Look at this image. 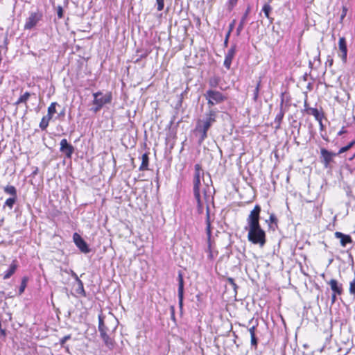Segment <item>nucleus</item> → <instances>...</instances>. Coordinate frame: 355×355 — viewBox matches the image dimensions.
Here are the masks:
<instances>
[{"label":"nucleus","mask_w":355,"mask_h":355,"mask_svg":"<svg viewBox=\"0 0 355 355\" xmlns=\"http://www.w3.org/2000/svg\"><path fill=\"white\" fill-rule=\"evenodd\" d=\"M260 212L261 207L258 205H255L246 219L247 225L245 230L248 232V239L250 242L263 247L266 239V232L259 223Z\"/></svg>","instance_id":"1"},{"label":"nucleus","mask_w":355,"mask_h":355,"mask_svg":"<svg viewBox=\"0 0 355 355\" xmlns=\"http://www.w3.org/2000/svg\"><path fill=\"white\" fill-rule=\"evenodd\" d=\"M210 187L204 180V171L200 164L195 165V174L193 178V193L197 202V209L199 214L202 213L205 203L207 202V195Z\"/></svg>","instance_id":"2"},{"label":"nucleus","mask_w":355,"mask_h":355,"mask_svg":"<svg viewBox=\"0 0 355 355\" xmlns=\"http://www.w3.org/2000/svg\"><path fill=\"white\" fill-rule=\"evenodd\" d=\"M117 327V320L113 316L105 319L101 315H98V331L100 336L103 339L105 346L112 349L114 347L115 342L114 335Z\"/></svg>","instance_id":"3"},{"label":"nucleus","mask_w":355,"mask_h":355,"mask_svg":"<svg viewBox=\"0 0 355 355\" xmlns=\"http://www.w3.org/2000/svg\"><path fill=\"white\" fill-rule=\"evenodd\" d=\"M93 96V105L94 107L92 108V110L94 112L99 111L103 107V105L107 103H110L112 100V95L109 93L103 94L101 92H98L94 93Z\"/></svg>","instance_id":"4"},{"label":"nucleus","mask_w":355,"mask_h":355,"mask_svg":"<svg viewBox=\"0 0 355 355\" xmlns=\"http://www.w3.org/2000/svg\"><path fill=\"white\" fill-rule=\"evenodd\" d=\"M205 97L208 101L209 106L222 103L225 100V97L222 93L218 91L209 89L205 94Z\"/></svg>","instance_id":"5"},{"label":"nucleus","mask_w":355,"mask_h":355,"mask_svg":"<svg viewBox=\"0 0 355 355\" xmlns=\"http://www.w3.org/2000/svg\"><path fill=\"white\" fill-rule=\"evenodd\" d=\"M42 13L40 11L33 12L26 19L24 24V29L31 30L35 27L37 24L42 19Z\"/></svg>","instance_id":"6"},{"label":"nucleus","mask_w":355,"mask_h":355,"mask_svg":"<svg viewBox=\"0 0 355 355\" xmlns=\"http://www.w3.org/2000/svg\"><path fill=\"white\" fill-rule=\"evenodd\" d=\"M210 127L208 122H204L202 120L198 121L196 130L200 134V143H202L207 137V132Z\"/></svg>","instance_id":"7"},{"label":"nucleus","mask_w":355,"mask_h":355,"mask_svg":"<svg viewBox=\"0 0 355 355\" xmlns=\"http://www.w3.org/2000/svg\"><path fill=\"white\" fill-rule=\"evenodd\" d=\"M338 55L341 58L343 63L347 62V47L346 40L344 37L339 38Z\"/></svg>","instance_id":"8"},{"label":"nucleus","mask_w":355,"mask_h":355,"mask_svg":"<svg viewBox=\"0 0 355 355\" xmlns=\"http://www.w3.org/2000/svg\"><path fill=\"white\" fill-rule=\"evenodd\" d=\"M73 240L79 250L83 253H88L90 252V249L87 243L83 240L80 235L78 233H74L73 235Z\"/></svg>","instance_id":"9"},{"label":"nucleus","mask_w":355,"mask_h":355,"mask_svg":"<svg viewBox=\"0 0 355 355\" xmlns=\"http://www.w3.org/2000/svg\"><path fill=\"white\" fill-rule=\"evenodd\" d=\"M60 150L64 153L67 157L70 158L73 153L74 148L68 143L66 139H62L60 141Z\"/></svg>","instance_id":"10"},{"label":"nucleus","mask_w":355,"mask_h":355,"mask_svg":"<svg viewBox=\"0 0 355 355\" xmlns=\"http://www.w3.org/2000/svg\"><path fill=\"white\" fill-rule=\"evenodd\" d=\"M236 53V46H232L231 48L227 51V54L225 55V60H224V66L229 69L232 64V61Z\"/></svg>","instance_id":"11"},{"label":"nucleus","mask_w":355,"mask_h":355,"mask_svg":"<svg viewBox=\"0 0 355 355\" xmlns=\"http://www.w3.org/2000/svg\"><path fill=\"white\" fill-rule=\"evenodd\" d=\"M328 284L330 286V288L333 293L335 294H338V295H340L343 293V285L339 283L336 279H331Z\"/></svg>","instance_id":"12"},{"label":"nucleus","mask_w":355,"mask_h":355,"mask_svg":"<svg viewBox=\"0 0 355 355\" xmlns=\"http://www.w3.org/2000/svg\"><path fill=\"white\" fill-rule=\"evenodd\" d=\"M335 236L340 239V245L345 247L348 243H352V240L349 235H346L340 232H335Z\"/></svg>","instance_id":"13"},{"label":"nucleus","mask_w":355,"mask_h":355,"mask_svg":"<svg viewBox=\"0 0 355 355\" xmlns=\"http://www.w3.org/2000/svg\"><path fill=\"white\" fill-rule=\"evenodd\" d=\"M320 153L324 159V165L326 166L332 161V158L336 155V153L328 151L325 148H322Z\"/></svg>","instance_id":"14"},{"label":"nucleus","mask_w":355,"mask_h":355,"mask_svg":"<svg viewBox=\"0 0 355 355\" xmlns=\"http://www.w3.org/2000/svg\"><path fill=\"white\" fill-rule=\"evenodd\" d=\"M184 293V280L181 272L178 274V298L180 304L182 305Z\"/></svg>","instance_id":"15"},{"label":"nucleus","mask_w":355,"mask_h":355,"mask_svg":"<svg viewBox=\"0 0 355 355\" xmlns=\"http://www.w3.org/2000/svg\"><path fill=\"white\" fill-rule=\"evenodd\" d=\"M31 94L28 92H26L23 94H21L17 101L15 103V105H19L20 104H25L26 107H27V101L30 98Z\"/></svg>","instance_id":"16"},{"label":"nucleus","mask_w":355,"mask_h":355,"mask_svg":"<svg viewBox=\"0 0 355 355\" xmlns=\"http://www.w3.org/2000/svg\"><path fill=\"white\" fill-rule=\"evenodd\" d=\"M307 112L309 114L313 115L315 119L321 123L323 115L317 108L310 107L307 110Z\"/></svg>","instance_id":"17"},{"label":"nucleus","mask_w":355,"mask_h":355,"mask_svg":"<svg viewBox=\"0 0 355 355\" xmlns=\"http://www.w3.org/2000/svg\"><path fill=\"white\" fill-rule=\"evenodd\" d=\"M250 12V7H248L247 10H245L244 15H243L241 19V21L237 27V34L239 35L240 33V32L243 30V26H244V24L245 23V21L247 19V17L249 15Z\"/></svg>","instance_id":"18"},{"label":"nucleus","mask_w":355,"mask_h":355,"mask_svg":"<svg viewBox=\"0 0 355 355\" xmlns=\"http://www.w3.org/2000/svg\"><path fill=\"white\" fill-rule=\"evenodd\" d=\"M17 268V265L15 261H13L11 265L10 266L9 269L5 272V275L3 276L4 279H7L10 278L15 272L16 269Z\"/></svg>","instance_id":"19"},{"label":"nucleus","mask_w":355,"mask_h":355,"mask_svg":"<svg viewBox=\"0 0 355 355\" xmlns=\"http://www.w3.org/2000/svg\"><path fill=\"white\" fill-rule=\"evenodd\" d=\"M148 162L149 158L147 153H144L141 156V164L139 167L140 171H146L148 170Z\"/></svg>","instance_id":"20"},{"label":"nucleus","mask_w":355,"mask_h":355,"mask_svg":"<svg viewBox=\"0 0 355 355\" xmlns=\"http://www.w3.org/2000/svg\"><path fill=\"white\" fill-rule=\"evenodd\" d=\"M202 121L204 122H208L209 125L211 126L212 123L216 121V112L214 110H209L206 114L205 119Z\"/></svg>","instance_id":"21"},{"label":"nucleus","mask_w":355,"mask_h":355,"mask_svg":"<svg viewBox=\"0 0 355 355\" xmlns=\"http://www.w3.org/2000/svg\"><path fill=\"white\" fill-rule=\"evenodd\" d=\"M51 119V116H44L41 121H40V128L42 130H46V128L48 127L49 125V123L50 121V120Z\"/></svg>","instance_id":"22"},{"label":"nucleus","mask_w":355,"mask_h":355,"mask_svg":"<svg viewBox=\"0 0 355 355\" xmlns=\"http://www.w3.org/2000/svg\"><path fill=\"white\" fill-rule=\"evenodd\" d=\"M272 10L271 6L268 3H266L262 8V11L264 12L265 16L272 22L273 19L270 17V12Z\"/></svg>","instance_id":"23"},{"label":"nucleus","mask_w":355,"mask_h":355,"mask_svg":"<svg viewBox=\"0 0 355 355\" xmlns=\"http://www.w3.org/2000/svg\"><path fill=\"white\" fill-rule=\"evenodd\" d=\"M4 191L8 194L11 195L12 197L17 198V190L14 186H6L4 188Z\"/></svg>","instance_id":"24"},{"label":"nucleus","mask_w":355,"mask_h":355,"mask_svg":"<svg viewBox=\"0 0 355 355\" xmlns=\"http://www.w3.org/2000/svg\"><path fill=\"white\" fill-rule=\"evenodd\" d=\"M56 103H52L50 106L48 107V114L46 116H51L52 118L53 115L56 112L55 106Z\"/></svg>","instance_id":"25"},{"label":"nucleus","mask_w":355,"mask_h":355,"mask_svg":"<svg viewBox=\"0 0 355 355\" xmlns=\"http://www.w3.org/2000/svg\"><path fill=\"white\" fill-rule=\"evenodd\" d=\"M355 144V140H353L349 144H347V146H344V147H342L338 154H341V153H343L347 150H349Z\"/></svg>","instance_id":"26"},{"label":"nucleus","mask_w":355,"mask_h":355,"mask_svg":"<svg viewBox=\"0 0 355 355\" xmlns=\"http://www.w3.org/2000/svg\"><path fill=\"white\" fill-rule=\"evenodd\" d=\"M27 282H28V278L26 277H24L22 278L21 286L19 287V294H21L24 293V291L26 287Z\"/></svg>","instance_id":"27"},{"label":"nucleus","mask_w":355,"mask_h":355,"mask_svg":"<svg viewBox=\"0 0 355 355\" xmlns=\"http://www.w3.org/2000/svg\"><path fill=\"white\" fill-rule=\"evenodd\" d=\"M16 198L15 197L8 198L5 202V205L8 206L10 209L12 208L14 204L15 203Z\"/></svg>","instance_id":"28"},{"label":"nucleus","mask_w":355,"mask_h":355,"mask_svg":"<svg viewBox=\"0 0 355 355\" xmlns=\"http://www.w3.org/2000/svg\"><path fill=\"white\" fill-rule=\"evenodd\" d=\"M227 282L232 287V288L234 289V292L236 293V290L238 288V286H237L236 284L235 283L234 279L233 278H232V277H228L227 279Z\"/></svg>","instance_id":"29"},{"label":"nucleus","mask_w":355,"mask_h":355,"mask_svg":"<svg viewBox=\"0 0 355 355\" xmlns=\"http://www.w3.org/2000/svg\"><path fill=\"white\" fill-rule=\"evenodd\" d=\"M157 5V10L161 11L164 9V0H156Z\"/></svg>","instance_id":"30"},{"label":"nucleus","mask_w":355,"mask_h":355,"mask_svg":"<svg viewBox=\"0 0 355 355\" xmlns=\"http://www.w3.org/2000/svg\"><path fill=\"white\" fill-rule=\"evenodd\" d=\"M237 1L238 0H229L228 1V9L230 10H232L233 9V8L236 6V4L237 3Z\"/></svg>","instance_id":"31"},{"label":"nucleus","mask_w":355,"mask_h":355,"mask_svg":"<svg viewBox=\"0 0 355 355\" xmlns=\"http://www.w3.org/2000/svg\"><path fill=\"white\" fill-rule=\"evenodd\" d=\"M266 222H270L271 223H275V224H277V219L276 218V216H275L274 214H271L270 215V217H269V219L266 220Z\"/></svg>","instance_id":"32"},{"label":"nucleus","mask_w":355,"mask_h":355,"mask_svg":"<svg viewBox=\"0 0 355 355\" xmlns=\"http://www.w3.org/2000/svg\"><path fill=\"white\" fill-rule=\"evenodd\" d=\"M218 84V80L216 78H212L209 80V85L211 87H216Z\"/></svg>","instance_id":"33"},{"label":"nucleus","mask_w":355,"mask_h":355,"mask_svg":"<svg viewBox=\"0 0 355 355\" xmlns=\"http://www.w3.org/2000/svg\"><path fill=\"white\" fill-rule=\"evenodd\" d=\"M58 17L59 19L62 18L63 17V10L61 6L58 7V11H57Z\"/></svg>","instance_id":"34"},{"label":"nucleus","mask_w":355,"mask_h":355,"mask_svg":"<svg viewBox=\"0 0 355 355\" xmlns=\"http://www.w3.org/2000/svg\"><path fill=\"white\" fill-rule=\"evenodd\" d=\"M209 223H211L210 215H209V208L207 205L206 224H209Z\"/></svg>","instance_id":"35"},{"label":"nucleus","mask_w":355,"mask_h":355,"mask_svg":"<svg viewBox=\"0 0 355 355\" xmlns=\"http://www.w3.org/2000/svg\"><path fill=\"white\" fill-rule=\"evenodd\" d=\"M347 9L346 7H343V12H342V15L340 16V21H342L343 20V19L345 18V17L347 15Z\"/></svg>","instance_id":"36"},{"label":"nucleus","mask_w":355,"mask_h":355,"mask_svg":"<svg viewBox=\"0 0 355 355\" xmlns=\"http://www.w3.org/2000/svg\"><path fill=\"white\" fill-rule=\"evenodd\" d=\"M206 231H207V234L208 238L210 239L211 234V223L207 224Z\"/></svg>","instance_id":"37"},{"label":"nucleus","mask_w":355,"mask_h":355,"mask_svg":"<svg viewBox=\"0 0 355 355\" xmlns=\"http://www.w3.org/2000/svg\"><path fill=\"white\" fill-rule=\"evenodd\" d=\"M250 337H251V345L253 346H257V340L255 337V335L250 336Z\"/></svg>","instance_id":"38"},{"label":"nucleus","mask_w":355,"mask_h":355,"mask_svg":"<svg viewBox=\"0 0 355 355\" xmlns=\"http://www.w3.org/2000/svg\"><path fill=\"white\" fill-rule=\"evenodd\" d=\"M71 338V336L70 335H67V336H64L61 340H60V344L61 345H64L66 341L69 339H70Z\"/></svg>","instance_id":"39"},{"label":"nucleus","mask_w":355,"mask_h":355,"mask_svg":"<svg viewBox=\"0 0 355 355\" xmlns=\"http://www.w3.org/2000/svg\"><path fill=\"white\" fill-rule=\"evenodd\" d=\"M230 35V32H227V35H226V36H225V41H224V45H225V46H227V44H228V40H229Z\"/></svg>","instance_id":"40"},{"label":"nucleus","mask_w":355,"mask_h":355,"mask_svg":"<svg viewBox=\"0 0 355 355\" xmlns=\"http://www.w3.org/2000/svg\"><path fill=\"white\" fill-rule=\"evenodd\" d=\"M259 92V90L258 89H254V98H253L254 101H257V99L258 98Z\"/></svg>","instance_id":"41"},{"label":"nucleus","mask_w":355,"mask_h":355,"mask_svg":"<svg viewBox=\"0 0 355 355\" xmlns=\"http://www.w3.org/2000/svg\"><path fill=\"white\" fill-rule=\"evenodd\" d=\"M333 58L331 56H328L326 64L329 63V65L331 67L333 64Z\"/></svg>","instance_id":"42"},{"label":"nucleus","mask_w":355,"mask_h":355,"mask_svg":"<svg viewBox=\"0 0 355 355\" xmlns=\"http://www.w3.org/2000/svg\"><path fill=\"white\" fill-rule=\"evenodd\" d=\"M250 336L255 335V327H252L249 329Z\"/></svg>","instance_id":"43"},{"label":"nucleus","mask_w":355,"mask_h":355,"mask_svg":"<svg viewBox=\"0 0 355 355\" xmlns=\"http://www.w3.org/2000/svg\"><path fill=\"white\" fill-rule=\"evenodd\" d=\"M234 24H235V20H234L230 24V29H229V31L230 33H231V32L232 31L233 28H234Z\"/></svg>","instance_id":"44"},{"label":"nucleus","mask_w":355,"mask_h":355,"mask_svg":"<svg viewBox=\"0 0 355 355\" xmlns=\"http://www.w3.org/2000/svg\"><path fill=\"white\" fill-rule=\"evenodd\" d=\"M284 116V113L281 111L279 114L277 116L276 119H278L279 121H281L282 119Z\"/></svg>","instance_id":"45"},{"label":"nucleus","mask_w":355,"mask_h":355,"mask_svg":"<svg viewBox=\"0 0 355 355\" xmlns=\"http://www.w3.org/2000/svg\"><path fill=\"white\" fill-rule=\"evenodd\" d=\"M336 295H338V294H335L334 293H332V295H331V302L332 303H334L336 302Z\"/></svg>","instance_id":"46"},{"label":"nucleus","mask_w":355,"mask_h":355,"mask_svg":"<svg viewBox=\"0 0 355 355\" xmlns=\"http://www.w3.org/2000/svg\"><path fill=\"white\" fill-rule=\"evenodd\" d=\"M346 130H345L344 127L342 128V129L338 132V135H342L344 133H346Z\"/></svg>","instance_id":"47"},{"label":"nucleus","mask_w":355,"mask_h":355,"mask_svg":"<svg viewBox=\"0 0 355 355\" xmlns=\"http://www.w3.org/2000/svg\"><path fill=\"white\" fill-rule=\"evenodd\" d=\"M260 85H261V80H259V81L257 84L255 89H258L259 90Z\"/></svg>","instance_id":"48"},{"label":"nucleus","mask_w":355,"mask_h":355,"mask_svg":"<svg viewBox=\"0 0 355 355\" xmlns=\"http://www.w3.org/2000/svg\"><path fill=\"white\" fill-rule=\"evenodd\" d=\"M78 281L79 284L80 285V286H81L82 289H83V283H82V282H81L80 279H78Z\"/></svg>","instance_id":"49"},{"label":"nucleus","mask_w":355,"mask_h":355,"mask_svg":"<svg viewBox=\"0 0 355 355\" xmlns=\"http://www.w3.org/2000/svg\"><path fill=\"white\" fill-rule=\"evenodd\" d=\"M354 157H355V155L352 156V158H350V160H352V159Z\"/></svg>","instance_id":"50"},{"label":"nucleus","mask_w":355,"mask_h":355,"mask_svg":"<svg viewBox=\"0 0 355 355\" xmlns=\"http://www.w3.org/2000/svg\"><path fill=\"white\" fill-rule=\"evenodd\" d=\"M354 157H355V155L352 156V158H350V160H352V159Z\"/></svg>","instance_id":"51"},{"label":"nucleus","mask_w":355,"mask_h":355,"mask_svg":"<svg viewBox=\"0 0 355 355\" xmlns=\"http://www.w3.org/2000/svg\"><path fill=\"white\" fill-rule=\"evenodd\" d=\"M354 157H355V155L352 156V158H350V160H352V159Z\"/></svg>","instance_id":"52"},{"label":"nucleus","mask_w":355,"mask_h":355,"mask_svg":"<svg viewBox=\"0 0 355 355\" xmlns=\"http://www.w3.org/2000/svg\"><path fill=\"white\" fill-rule=\"evenodd\" d=\"M354 157H355V155L352 156V158H350V160H352V159Z\"/></svg>","instance_id":"53"}]
</instances>
